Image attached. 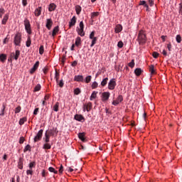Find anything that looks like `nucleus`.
Returning a JSON list of instances; mask_svg holds the SVG:
<instances>
[{
    "instance_id": "f257e3e1",
    "label": "nucleus",
    "mask_w": 182,
    "mask_h": 182,
    "mask_svg": "<svg viewBox=\"0 0 182 182\" xmlns=\"http://www.w3.org/2000/svg\"><path fill=\"white\" fill-rule=\"evenodd\" d=\"M137 41L139 42V45H146V42H147V37L146 36V33H144L143 31H139Z\"/></svg>"
},
{
    "instance_id": "f03ea898",
    "label": "nucleus",
    "mask_w": 182,
    "mask_h": 182,
    "mask_svg": "<svg viewBox=\"0 0 182 182\" xmlns=\"http://www.w3.org/2000/svg\"><path fill=\"white\" fill-rule=\"evenodd\" d=\"M24 26H25V30L27 32L28 35L32 34V29L31 28V22L28 18H25L23 21Z\"/></svg>"
},
{
    "instance_id": "7ed1b4c3",
    "label": "nucleus",
    "mask_w": 182,
    "mask_h": 182,
    "mask_svg": "<svg viewBox=\"0 0 182 182\" xmlns=\"http://www.w3.org/2000/svg\"><path fill=\"white\" fill-rule=\"evenodd\" d=\"M22 41V34L17 33L14 36V43L16 46H21V42Z\"/></svg>"
},
{
    "instance_id": "20e7f679",
    "label": "nucleus",
    "mask_w": 182,
    "mask_h": 182,
    "mask_svg": "<svg viewBox=\"0 0 182 182\" xmlns=\"http://www.w3.org/2000/svg\"><path fill=\"white\" fill-rule=\"evenodd\" d=\"M42 136H43V129H40L33 139L34 143H38L42 140Z\"/></svg>"
},
{
    "instance_id": "39448f33",
    "label": "nucleus",
    "mask_w": 182,
    "mask_h": 182,
    "mask_svg": "<svg viewBox=\"0 0 182 182\" xmlns=\"http://www.w3.org/2000/svg\"><path fill=\"white\" fill-rule=\"evenodd\" d=\"M114 87H116V80L112 78L109 80L108 83V89L109 90H114Z\"/></svg>"
},
{
    "instance_id": "423d86ee",
    "label": "nucleus",
    "mask_w": 182,
    "mask_h": 182,
    "mask_svg": "<svg viewBox=\"0 0 182 182\" xmlns=\"http://www.w3.org/2000/svg\"><path fill=\"white\" fill-rule=\"evenodd\" d=\"M10 56L11 59H15V60H16L17 59H19V56H21V51L16 50L15 53H11Z\"/></svg>"
},
{
    "instance_id": "0eeeda50",
    "label": "nucleus",
    "mask_w": 182,
    "mask_h": 182,
    "mask_svg": "<svg viewBox=\"0 0 182 182\" xmlns=\"http://www.w3.org/2000/svg\"><path fill=\"white\" fill-rule=\"evenodd\" d=\"M48 132V134H49V136H57L58 133H59V131H58V128H53L49 129Z\"/></svg>"
},
{
    "instance_id": "6e6552de",
    "label": "nucleus",
    "mask_w": 182,
    "mask_h": 182,
    "mask_svg": "<svg viewBox=\"0 0 182 182\" xmlns=\"http://www.w3.org/2000/svg\"><path fill=\"white\" fill-rule=\"evenodd\" d=\"M123 102V95H119L116 100H114L112 102L113 106H117L119 103H122Z\"/></svg>"
},
{
    "instance_id": "1a4fd4ad",
    "label": "nucleus",
    "mask_w": 182,
    "mask_h": 182,
    "mask_svg": "<svg viewBox=\"0 0 182 182\" xmlns=\"http://www.w3.org/2000/svg\"><path fill=\"white\" fill-rule=\"evenodd\" d=\"M109 97H110V92H102V102H106L107 100H109Z\"/></svg>"
},
{
    "instance_id": "9d476101",
    "label": "nucleus",
    "mask_w": 182,
    "mask_h": 182,
    "mask_svg": "<svg viewBox=\"0 0 182 182\" xmlns=\"http://www.w3.org/2000/svg\"><path fill=\"white\" fill-rule=\"evenodd\" d=\"M92 102H88L87 104H85L83 105V112H89L90 110H92Z\"/></svg>"
},
{
    "instance_id": "9b49d317",
    "label": "nucleus",
    "mask_w": 182,
    "mask_h": 182,
    "mask_svg": "<svg viewBox=\"0 0 182 182\" xmlns=\"http://www.w3.org/2000/svg\"><path fill=\"white\" fill-rule=\"evenodd\" d=\"M52 25H53V21H52V18H47L46 27L47 28V29H48V31H50V29H52Z\"/></svg>"
},
{
    "instance_id": "f8f14e48",
    "label": "nucleus",
    "mask_w": 182,
    "mask_h": 182,
    "mask_svg": "<svg viewBox=\"0 0 182 182\" xmlns=\"http://www.w3.org/2000/svg\"><path fill=\"white\" fill-rule=\"evenodd\" d=\"M75 120H77V122H81V123H83L85 122V117L82 114H76L74 117Z\"/></svg>"
},
{
    "instance_id": "ddd939ff",
    "label": "nucleus",
    "mask_w": 182,
    "mask_h": 182,
    "mask_svg": "<svg viewBox=\"0 0 182 182\" xmlns=\"http://www.w3.org/2000/svg\"><path fill=\"white\" fill-rule=\"evenodd\" d=\"M122 31H123V26L122 24H117L114 28L115 33H120Z\"/></svg>"
},
{
    "instance_id": "4468645a",
    "label": "nucleus",
    "mask_w": 182,
    "mask_h": 182,
    "mask_svg": "<svg viewBox=\"0 0 182 182\" xmlns=\"http://www.w3.org/2000/svg\"><path fill=\"white\" fill-rule=\"evenodd\" d=\"M42 14V6H39L37 9H36L34 11L35 16H41V14Z\"/></svg>"
},
{
    "instance_id": "2eb2a0df",
    "label": "nucleus",
    "mask_w": 182,
    "mask_h": 182,
    "mask_svg": "<svg viewBox=\"0 0 182 182\" xmlns=\"http://www.w3.org/2000/svg\"><path fill=\"white\" fill-rule=\"evenodd\" d=\"M18 168L22 170L23 168V158L20 157L18 161Z\"/></svg>"
},
{
    "instance_id": "dca6fc26",
    "label": "nucleus",
    "mask_w": 182,
    "mask_h": 182,
    "mask_svg": "<svg viewBox=\"0 0 182 182\" xmlns=\"http://www.w3.org/2000/svg\"><path fill=\"white\" fill-rule=\"evenodd\" d=\"M75 82H85V80L83 78V75H75L74 77Z\"/></svg>"
},
{
    "instance_id": "f3484780",
    "label": "nucleus",
    "mask_w": 182,
    "mask_h": 182,
    "mask_svg": "<svg viewBox=\"0 0 182 182\" xmlns=\"http://www.w3.org/2000/svg\"><path fill=\"white\" fill-rule=\"evenodd\" d=\"M75 25H76V16H74L69 22V28H72Z\"/></svg>"
},
{
    "instance_id": "a211bd4d",
    "label": "nucleus",
    "mask_w": 182,
    "mask_h": 182,
    "mask_svg": "<svg viewBox=\"0 0 182 182\" xmlns=\"http://www.w3.org/2000/svg\"><path fill=\"white\" fill-rule=\"evenodd\" d=\"M56 8H57L56 4H55L54 3H51L48 6V11L49 12H53V11L56 9Z\"/></svg>"
},
{
    "instance_id": "6ab92c4d",
    "label": "nucleus",
    "mask_w": 182,
    "mask_h": 182,
    "mask_svg": "<svg viewBox=\"0 0 182 182\" xmlns=\"http://www.w3.org/2000/svg\"><path fill=\"white\" fill-rule=\"evenodd\" d=\"M43 140L45 143H49L50 141V136L48 134V131L45 133V137L43 138Z\"/></svg>"
},
{
    "instance_id": "aec40b11",
    "label": "nucleus",
    "mask_w": 182,
    "mask_h": 182,
    "mask_svg": "<svg viewBox=\"0 0 182 182\" xmlns=\"http://www.w3.org/2000/svg\"><path fill=\"white\" fill-rule=\"evenodd\" d=\"M8 19H9V14H6L4 16V18L1 21L2 25H6V22H8Z\"/></svg>"
},
{
    "instance_id": "412c9836",
    "label": "nucleus",
    "mask_w": 182,
    "mask_h": 182,
    "mask_svg": "<svg viewBox=\"0 0 182 182\" xmlns=\"http://www.w3.org/2000/svg\"><path fill=\"white\" fill-rule=\"evenodd\" d=\"M139 5L144 6L146 8V12H149V4L146 2V1H139Z\"/></svg>"
},
{
    "instance_id": "4be33fe9",
    "label": "nucleus",
    "mask_w": 182,
    "mask_h": 182,
    "mask_svg": "<svg viewBox=\"0 0 182 182\" xmlns=\"http://www.w3.org/2000/svg\"><path fill=\"white\" fill-rule=\"evenodd\" d=\"M75 46L79 47L82 45V38L80 37H77L75 38Z\"/></svg>"
},
{
    "instance_id": "5701e85b",
    "label": "nucleus",
    "mask_w": 182,
    "mask_h": 182,
    "mask_svg": "<svg viewBox=\"0 0 182 182\" xmlns=\"http://www.w3.org/2000/svg\"><path fill=\"white\" fill-rule=\"evenodd\" d=\"M43 149L44 150H50L52 149V144H49V142L45 143L43 145Z\"/></svg>"
},
{
    "instance_id": "b1692460",
    "label": "nucleus",
    "mask_w": 182,
    "mask_h": 182,
    "mask_svg": "<svg viewBox=\"0 0 182 182\" xmlns=\"http://www.w3.org/2000/svg\"><path fill=\"white\" fill-rule=\"evenodd\" d=\"M85 132H80L78 134L79 139L81 140L82 141H86V139L85 138Z\"/></svg>"
},
{
    "instance_id": "393cba45",
    "label": "nucleus",
    "mask_w": 182,
    "mask_h": 182,
    "mask_svg": "<svg viewBox=\"0 0 182 182\" xmlns=\"http://www.w3.org/2000/svg\"><path fill=\"white\" fill-rule=\"evenodd\" d=\"M75 11L77 15H80V13L82 12V6L80 5L75 6Z\"/></svg>"
},
{
    "instance_id": "a878e982",
    "label": "nucleus",
    "mask_w": 182,
    "mask_h": 182,
    "mask_svg": "<svg viewBox=\"0 0 182 182\" xmlns=\"http://www.w3.org/2000/svg\"><path fill=\"white\" fill-rule=\"evenodd\" d=\"M59 32V26L54 27L52 33V36H55Z\"/></svg>"
},
{
    "instance_id": "bb28decb",
    "label": "nucleus",
    "mask_w": 182,
    "mask_h": 182,
    "mask_svg": "<svg viewBox=\"0 0 182 182\" xmlns=\"http://www.w3.org/2000/svg\"><path fill=\"white\" fill-rule=\"evenodd\" d=\"M32 44V41L31 40V36H28L27 41L26 42V46L27 48H30L31 45Z\"/></svg>"
},
{
    "instance_id": "cd10ccee",
    "label": "nucleus",
    "mask_w": 182,
    "mask_h": 182,
    "mask_svg": "<svg viewBox=\"0 0 182 182\" xmlns=\"http://www.w3.org/2000/svg\"><path fill=\"white\" fill-rule=\"evenodd\" d=\"M142 72H143V70H141V68H136L134 70V73H135L136 76H140V75H141Z\"/></svg>"
},
{
    "instance_id": "c85d7f7f",
    "label": "nucleus",
    "mask_w": 182,
    "mask_h": 182,
    "mask_svg": "<svg viewBox=\"0 0 182 182\" xmlns=\"http://www.w3.org/2000/svg\"><path fill=\"white\" fill-rule=\"evenodd\" d=\"M2 107L3 108L1 110L0 116H4L5 115V109H6V105L5 103H3Z\"/></svg>"
},
{
    "instance_id": "c756f323",
    "label": "nucleus",
    "mask_w": 182,
    "mask_h": 182,
    "mask_svg": "<svg viewBox=\"0 0 182 182\" xmlns=\"http://www.w3.org/2000/svg\"><path fill=\"white\" fill-rule=\"evenodd\" d=\"M5 60H6V54H1L0 55V62L4 63Z\"/></svg>"
},
{
    "instance_id": "7c9ffc66",
    "label": "nucleus",
    "mask_w": 182,
    "mask_h": 182,
    "mask_svg": "<svg viewBox=\"0 0 182 182\" xmlns=\"http://www.w3.org/2000/svg\"><path fill=\"white\" fill-rule=\"evenodd\" d=\"M77 34L80 35V36H85V31L84 28H78L77 30Z\"/></svg>"
},
{
    "instance_id": "2f4dec72",
    "label": "nucleus",
    "mask_w": 182,
    "mask_h": 182,
    "mask_svg": "<svg viewBox=\"0 0 182 182\" xmlns=\"http://www.w3.org/2000/svg\"><path fill=\"white\" fill-rule=\"evenodd\" d=\"M27 120H28V119L26 118V117L21 118L19 122H18L20 126H22L23 124H25V122H26Z\"/></svg>"
},
{
    "instance_id": "473e14b6",
    "label": "nucleus",
    "mask_w": 182,
    "mask_h": 182,
    "mask_svg": "<svg viewBox=\"0 0 182 182\" xmlns=\"http://www.w3.org/2000/svg\"><path fill=\"white\" fill-rule=\"evenodd\" d=\"M107 80H109L108 77H105L102 80V81L101 82V86H102V87H105V86L107 85Z\"/></svg>"
},
{
    "instance_id": "72a5a7b5",
    "label": "nucleus",
    "mask_w": 182,
    "mask_h": 182,
    "mask_svg": "<svg viewBox=\"0 0 182 182\" xmlns=\"http://www.w3.org/2000/svg\"><path fill=\"white\" fill-rule=\"evenodd\" d=\"M28 167L30 170H32V168H35L36 167V162L32 161L28 164Z\"/></svg>"
},
{
    "instance_id": "f704fd0d",
    "label": "nucleus",
    "mask_w": 182,
    "mask_h": 182,
    "mask_svg": "<svg viewBox=\"0 0 182 182\" xmlns=\"http://www.w3.org/2000/svg\"><path fill=\"white\" fill-rule=\"evenodd\" d=\"M97 92H96V91L92 92V93L90 97V100H93V99H95L97 97Z\"/></svg>"
},
{
    "instance_id": "c9c22d12",
    "label": "nucleus",
    "mask_w": 182,
    "mask_h": 182,
    "mask_svg": "<svg viewBox=\"0 0 182 182\" xmlns=\"http://www.w3.org/2000/svg\"><path fill=\"white\" fill-rule=\"evenodd\" d=\"M97 16H99L98 11L91 13V19H95V18H96Z\"/></svg>"
},
{
    "instance_id": "e433bc0d",
    "label": "nucleus",
    "mask_w": 182,
    "mask_h": 182,
    "mask_svg": "<svg viewBox=\"0 0 182 182\" xmlns=\"http://www.w3.org/2000/svg\"><path fill=\"white\" fill-rule=\"evenodd\" d=\"M149 71L151 73V75H154L156 70H154V65H151L149 66Z\"/></svg>"
},
{
    "instance_id": "4c0bfd02",
    "label": "nucleus",
    "mask_w": 182,
    "mask_h": 182,
    "mask_svg": "<svg viewBox=\"0 0 182 182\" xmlns=\"http://www.w3.org/2000/svg\"><path fill=\"white\" fill-rule=\"evenodd\" d=\"M31 149L32 147H31V145L27 144L23 149V152L26 153V151H31Z\"/></svg>"
},
{
    "instance_id": "58836bf2",
    "label": "nucleus",
    "mask_w": 182,
    "mask_h": 182,
    "mask_svg": "<svg viewBox=\"0 0 182 182\" xmlns=\"http://www.w3.org/2000/svg\"><path fill=\"white\" fill-rule=\"evenodd\" d=\"M92 43L90 45V48H93V46H95V45H96V42L97 41V37H95L94 38H92Z\"/></svg>"
},
{
    "instance_id": "ea45409f",
    "label": "nucleus",
    "mask_w": 182,
    "mask_h": 182,
    "mask_svg": "<svg viewBox=\"0 0 182 182\" xmlns=\"http://www.w3.org/2000/svg\"><path fill=\"white\" fill-rule=\"evenodd\" d=\"M48 171H50V173H54V174H58V171H56L55 168L52 166L48 168Z\"/></svg>"
},
{
    "instance_id": "a19ab883",
    "label": "nucleus",
    "mask_w": 182,
    "mask_h": 182,
    "mask_svg": "<svg viewBox=\"0 0 182 182\" xmlns=\"http://www.w3.org/2000/svg\"><path fill=\"white\" fill-rule=\"evenodd\" d=\"M54 112H59V102H56L55 105L53 106Z\"/></svg>"
},
{
    "instance_id": "79ce46f5",
    "label": "nucleus",
    "mask_w": 182,
    "mask_h": 182,
    "mask_svg": "<svg viewBox=\"0 0 182 182\" xmlns=\"http://www.w3.org/2000/svg\"><path fill=\"white\" fill-rule=\"evenodd\" d=\"M91 80H92V75H87L85 77V83H90Z\"/></svg>"
},
{
    "instance_id": "37998d69",
    "label": "nucleus",
    "mask_w": 182,
    "mask_h": 182,
    "mask_svg": "<svg viewBox=\"0 0 182 182\" xmlns=\"http://www.w3.org/2000/svg\"><path fill=\"white\" fill-rule=\"evenodd\" d=\"M41 87H42L41 86V84H38V85L34 87L33 92H39V90H41Z\"/></svg>"
},
{
    "instance_id": "c03bdc74",
    "label": "nucleus",
    "mask_w": 182,
    "mask_h": 182,
    "mask_svg": "<svg viewBox=\"0 0 182 182\" xmlns=\"http://www.w3.org/2000/svg\"><path fill=\"white\" fill-rule=\"evenodd\" d=\"M82 92V91L80 90V88L77 87L74 90V95H80V93Z\"/></svg>"
},
{
    "instance_id": "a18cd8bd",
    "label": "nucleus",
    "mask_w": 182,
    "mask_h": 182,
    "mask_svg": "<svg viewBox=\"0 0 182 182\" xmlns=\"http://www.w3.org/2000/svg\"><path fill=\"white\" fill-rule=\"evenodd\" d=\"M176 39L177 43H181V41H182L181 36L177 35Z\"/></svg>"
},
{
    "instance_id": "49530a36",
    "label": "nucleus",
    "mask_w": 182,
    "mask_h": 182,
    "mask_svg": "<svg viewBox=\"0 0 182 182\" xmlns=\"http://www.w3.org/2000/svg\"><path fill=\"white\" fill-rule=\"evenodd\" d=\"M45 52V49L43 46H41L39 48V53L40 55H43V53Z\"/></svg>"
},
{
    "instance_id": "de8ad7c7",
    "label": "nucleus",
    "mask_w": 182,
    "mask_h": 182,
    "mask_svg": "<svg viewBox=\"0 0 182 182\" xmlns=\"http://www.w3.org/2000/svg\"><path fill=\"white\" fill-rule=\"evenodd\" d=\"M97 86H99V84H97V82L95 81L94 82H92L91 87H92V89H96Z\"/></svg>"
},
{
    "instance_id": "09e8293b",
    "label": "nucleus",
    "mask_w": 182,
    "mask_h": 182,
    "mask_svg": "<svg viewBox=\"0 0 182 182\" xmlns=\"http://www.w3.org/2000/svg\"><path fill=\"white\" fill-rule=\"evenodd\" d=\"M55 79L57 82V83H59V73L55 70Z\"/></svg>"
},
{
    "instance_id": "8fccbe9b",
    "label": "nucleus",
    "mask_w": 182,
    "mask_h": 182,
    "mask_svg": "<svg viewBox=\"0 0 182 182\" xmlns=\"http://www.w3.org/2000/svg\"><path fill=\"white\" fill-rule=\"evenodd\" d=\"M21 110H22V107H21V106H18V107H17L15 109V113H16V114L20 113V112H21Z\"/></svg>"
},
{
    "instance_id": "3c124183",
    "label": "nucleus",
    "mask_w": 182,
    "mask_h": 182,
    "mask_svg": "<svg viewBox=\"0 0 182 182\" xmlns=\"http://www.w3.org/2000/svg\"><path fill=\"white\" fill-rule=\"evenodd\" d=\"M128 66H129V68H134V60H132V61L128 64Z\"/></svg>"
},
{
    "instance_id": "603ef678",
    "label": "nucleus",
    "mask_w": 182,
    "mask_h": 182,
    "mask_svg": "<svg viewBox=\"0 0 182 182\" xmlns=\"http://www.w3.org/2000/svg\"><path fill=\"white\" fill-rule=\"evenodd\" d=\"M60 87H63L65 83L63 82V80H60L59 82H57Z\"/></svg>"
},
{
    "instance_id": "864d4df0",
    "label": "nucleus",
    "mask_w": 182,
    "mask_h": 182,
    "mask_svg": "<svg viewBox=\"0 0 182 182\" xmlns=\"http://www.w3.org/2000/svg\"><path fill=\"white\" fill-rule=\"evenodd\" d=\"M33 68L36 69V70H38V68H39V61H36V63L33 66Z\"/></svg>"
},
{
    "instance_id": "5fc2aeb1",
    "label": "nucleus",
    "mask_w": 182,
    "mask_h": 182,
    "mask_svg": "<svg viewBox=\"0 0 182 182\" xmlns=\"http://www.w3.org/2000/svg\"><path fill=\"white\" fill-rule=\"evenodd\" d=\"M152 56H153V58H154V59H157V58H159V53H157V52H154V53H152Z\"/></svg>"
},
{
    "instance_id": "6e6d98bb",
    "label": "nucleus",
    "mask_w": 182,
    "mask_h": 182,
    "mask_svg": "<svg viewBox=\"0 0 182 182\" xmlns=\"http://www.w3.org/2000/svg\"><path fill=\"white\" fill-rule=\"evenodd\" d=\"M26 174L27 176H29V174L32 176L33 174V171H32V169H28L26 171Z\"/></svg>"
},
{
    "instance_id": "4d7b16f0",
    "label": "nucleus",
    "mask_w": 182,
    "mask_h": 182,
    "mask_svg": "<svg viewBox=\"0 0 182 182\" xmlns=\"http://www.w3.org/2000/svg\"><path fill=\"white\" fill-rule=\"evenodd\" d=\"M24 141H25V138L23 136H21L20 139H19L20 144H23Z\"/></svg>"
},
{
    "instance_id": "13d9d810",
    "label": "nucleus",
    "mask_w": 182,
    "mask_h": 182,
    "mask_svg": "<svg viewBox=\"0 0 182 182\" xmlns=\"http://www.w3.org/2000/svg\"><path fill=\"white\" fill-rule=\"evenodd\" d=\"M79 26L80 29H85V24H83V21L80 22Z\"/></svg>"
},
{
    "instance_id": "bf43d9fd",
    "label": "nucleus",
    "mask_w": 182,
    "mask_h": 182,
    "mask_svg": "<svg viewBox=\"0 0 182 182\" xmlns=\"http://www.w3.org/2000/svg\"><path fill=\"white\" fill-rule=\"evenodd\" d=\"M123 45H124L123 41H119L117 43L118 48H123Z\"/></svg>"
},
{
    "instance_id": "052dcab7",
    "label": "nucleus",
    "mask_w": 182,
    "mask_h": 182,
    "mask_svg": "<svg viewBox=\"0 0 182 182\" xmlns=\"http://www.w3.org/2000/svg\"><path fill=\"white\" fill-rule=\"evenodd\" d=\"M171 48H172L171 43H168L167 44V48H168L169 52H171Z\"/></svg>"
},
{
    "instance_id": "680f3d73",
    "label": "nucleus",
    "mask_w": 182,
    "mask_h": 182,
    "mask_svg": "<svg viewBox=\"0 0 182 182\" xmlns=\"http://www.w3.org/2000/svg\"><path fill=\"white\" fill-rule=\"evenodd\" d=\"M95 38V31H92L91 33L90 34V39H93Z\"/></svg>"
},
{
    "instance_id": "e2e57ef3",
    "label": "nucleus",
    "mask_w": 182,
    "mask_h": 182,
    "mask_svg": "<svg viewBox=\"0 0 182 182\" xmlns=\"http://www.w3.org/2000/svg\"><path fill=\"white\" fill-rule=\"evenodd\" d=\"M23 6H26L28 5V0H22Z\"/></svg>"
},
{
    "instance_id": "0e129e2a",
    "label": "nucleus",
    "mask_w": 182,
    "mask_h": 182,
    "mask_svg": "<svg viewBox=\"0 0 182 182\" xmlns=\"http://www.w3.org/2000/svg\"><path fill=\"white\" fill-rule=\"evenodd\" d=\"M71 66H73V68L77 66V61L76 60L73 61L71 64Z\"/></svg>"
},
{
    "instance_id": "69168bd1",
    "label": "nucleus",
    "mask_w": 182,
    "mask_h": 182,
    "mask_svg": "<svg viewBox=\"0 0 182 182\" xmlns=\"http://www.w3.org/2000/svg\"><path fill=\"white\" fill-rule=\"evenodd\" d=\"M48 67H45L43 69V72L44 73V75H46V73H48Z\"/></svg>"
},
{
    "instance_id": "338daca9",
    "label": "nucleus",
    "mask_w": 182,
    "mask_h": 182,
    "mask_svg": "<svg viewBox=\"0 0 182 182\" xmlns=\"http://www.w3.org/2000/svg\"><path fill=\"white\" fill-rule=\"evenodd\" d=\"M38 112H39V108H36L33 111V114L36 116V114H38Z\"/></svg>"
},
{
    "instance_id": "774afa93",
    "label": "nucleus",
    "mask_w": 182,
    "mask_h": 182,
    "mask_svg": "<svg viewBox=\"0 0 182 182\" xmlns=\"http://www.w3.org/2000/svg\"><path fill=\"white\" fill-rule=\"evenodd\" d=\"M179 14L182 15V3L179 4Z\"/></svg>"
}]
</instances>
